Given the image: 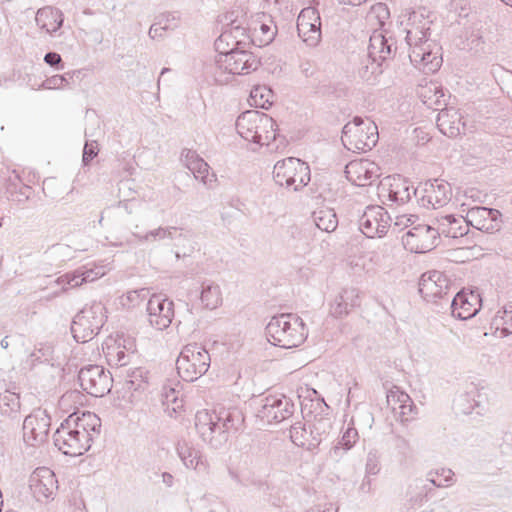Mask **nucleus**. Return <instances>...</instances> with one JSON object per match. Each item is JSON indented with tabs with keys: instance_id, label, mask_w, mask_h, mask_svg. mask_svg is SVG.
<instances>
[{
	"instance_id": "1",
	"label": "nucleus",
	"mask_w": 512,
	"mask_h": 512,
	"mask_svg": "<svg viewBox=\"0 0 512 512\" xmlns=\"http://www.w3.org/2000/svg\"><path fill=\"white\" fill-rule=\"evenodd\" d=\"M100 418L93 412L70 414L53 435L55 446L65 455L80 456L91 446L93 436L99 434Z\"/></svg>"
},
{
	"instance_id": "2",
	"label": "nucleus",
	"mask_w": 512,
	"mask_h": 512,
	"mask_svg": "<svg viewBox=\"0 0 512 512\" xmlns=\"http://www.w3.org/2000/svg\"><path fill=\"white\" fill-rule=\"evenodd\" d=\"M431 21L423 13L413 11L409 14L406 28V42L410 48L411 63L425 73L436 72L442 64L439 45L428 38Z\"/></svg>"
},
{
	"instance_id": "3",
	"label": "nucleus",
	"mask_w": 512,
	"mask_h": 512,
	"mask_svg": "<svg viewBox=\"0 0 512 512\" xmlns=\"http://www.w3.org/2000/svg\"><path fill=\"white\" fill-rule=\"evenodd\" d=\"M242 421V414L236 408L201 410L195 415V429L205 443L219 449L227 442L229 431L236 430Z\"/></svg>"
},
{
	"instance_id": "4",
	"label": "nucleus",
	"mask_w": 512,
	"mask_h": 512,
	"mask_svg": "<svg viewBox=\"0 0 512 512\" xmlns=\"http://www.w3.org/2000/svg\"><path fill=\"white\" fill-rule=\"evenodd\" d=\"M307 333L303 320L292 313L273 316L266 326L268 341L285 349L299 346L306 339Z\"/></svg>"
},
{
	"instance_id": "5",
	"label": "nucleus",
	"mask_w": 512,
	"mask_h": 512,
	"mask_svg": "<svg viewBox=\"0 0 512 512\" xmlns=\"http://www.w3.org/2000/svg\"><path fill=\"white\" fill-rule=\"evenodd\" d=\"M236 131L244 140L259 146L269 145L276 139L274 120L257 110L241 113L235 123Z\"/></svg>"
},
{
	"instance_id": "6",
	"label": "nucleus",
	"mask_w": 512,
	"mask_h": 512,
	"mask_svg": "<svg viewBox=\"0 0 512 512\" xmlns=\"http://www.w3.org/2000/svg\"><path fill=\"white\" fill-rule=\"evenodd\" d=\"M378 138L377 125L368 118L356 116L343 127L341 141L348 150L366 152L377 144Z\"/></svg>"
},
{
	"instance_id": "7",
	"label": "nucleus",
	"mask_w": 512,
	"mask_h": 512,
	"mask_svg": "<svg viewBox=\"0 0 512 512\" xmlns=\"http://www.w3.org/2000/svg\"><path fill=\"white\" fill-rule=\"evenodd\" d=\"M106 320V309L101 302L86 305L73 319L71 332L77 342L85 343L92 340L103 327Z\"/></svg>"
},
{
	"instance_id": "8",
	"label": "nucleus",
	"mask_w": 512,
	"mask_h": 512,
	"mask_svg": "<svg viewBox=\"0 0 512 512\" xmlns=\"http://www.w3.org/2000/svg\"><path fill=\"white\" fill-rule=\"evenodd\" d=\"M210 364L208 351L197 343L185 345L176 360L177 372L187 382L199 379L208 371Z\"/></svg>"
},
{
	"instance_id": "9",
	"label": "nucleus",
	"mask_w": 512,
	"mask_h": 512,
	"mask_svg": "<svg viewBox=\"0 0 512 512\" xmlns=\"http://www.w3.org/2000/svg\"><path fill=\"white\" fill-rule=\"evenodd\" d=\"M273 179L279 186L298 191L310 182V168L299 158L288 157L276 162Z\"/></svg>"
},
{
	"instance_id": "10",
	"label": "nucleus",
	"mask_w": 512,
	"mask_h": 512,
	"mask_svg": "<svg viewBox=\"0 0 512 512\" xmlns=\"http://www.w3.org/2000/svg\"><path fill=\"white\" fill-rule=\"evenodd\" d=\"M216 57V65L219 69L232 75H245L257 70L259 60L242 47H232L226 50L220 48Z\"/></svg>"
},
{
	"instance_id": "11",
	"label": "nucleus",
	"mask_w": 512,
	"mask_h": 512,
	"mask_svg": "<svg viewBox=\"0 0 512 512\" xmlns=\"http://www.w3.org/2000/svg\"><path fill=\"white\" fill-rule=\"evenodd\" d=\"M256 416L266 424L280 423L292 416L294 404L284 395H268L258 399Z\"/></svg>"
},
{
	"instance_id": "12",
	"label": "nucleus",
	"mask_w": 512,
	"mask_h": 512,
	"mask_svg": "<svg viewBox=\"0 0 512 512\" xmlns=\"http://www.w3.org/2000/svg\"><path fill=\"white\" fill-rule=\"evenodd\" d=\"M132 237L141 244H155L162 240L168 239L174 242L175 247L179 248L180 246H183V248H186L184 242H190L192 232L190 230L175 226H160L148 231L145 234L132 232ZM193 250L194 246L189 243L187 250L183 251V256L190 254Z\"/></svg>"
},
{
	"instance_id": "13",
	"label": "nucleus",
	"mask_w": 512,
	"mask_h": 512,
	"mask_svg": "<svg viewBox=\"0 0 512 512\" xmlns=\"http://www.w3.org/2000/svg\"><path fill=\"white\" fill-rule=\"evenodd\" d=\"M78 381L81 388L89 395L103 397L110 392L113 378L103 366L87 365L80 369Z\"/></svg>"
},
{
	"instance_id": "14",
	"label": "nucleus",
	"mask_w": 512,
	"mask_h": 512,
	"mask_svg": "<svg viewBox=\"0 0 512 512\" xmlns=\"http://www.w3.org/2000/svg\"><path fill=\"white\" fill-rule=\"evenodd\" d=\"M439 232L435 224H417L409 229L403 236L404 247L413 253H425L437 246Z\"/></svg>"
},
{
	"instance_id": "15",
	"label": "nucleus",
	"mask_w": 512,
	"mask_h": 512,
	"mask_svg": "<svg viewBox=\"0 0 512 512\" xmlns=\"http://www.w3.org/2000/svg\"><path fill=\"white\" fill-rule=\"evenodd\" d=\"M391 217L381 206H368L359 219V228L368 238L383 237L391 226Z\"/></svg>"
},
{
	"instance_id": "16",
	"label": "nucleus",
	"mask_w": 512,
	"mask_h": 512,
	"mask_svg": "<svg viewBox=\"0 0 512 512\" xmlns=\"http://www.w3.org/2000/svg\"><path fill=\"white\" fill-rule=\"evenodd\" d=\"M418 192L419 189L400 176L386 177L379 186V196L397 205L407 203Z\"/></svg>"
},
{
	"instance_id": "17",
	"label": "nucleus",
	"mask_w": 512,
	"mask_h": 512,
	"mask_svg": "<svg viewBox=\"0 0 512 512\" xmlns=\"http://www.w3.org/2000/svg\"><path fill=\"white\" fill-rule=\"evenodd\" d=\"M297 31L308 46L314 47L320 42L321 18L316 8L306 7L301 10L297 18Z\"/></svg>"
},
{
	"instance_id": "18",
	"label": "nucleus",
	"mask_w": 512,
	"mask_h": 512,
	"mask_svg": "<svg viewBox=\"0 0 512 512\" xmlns=\"http://www.w3.org/2000/svg\"><path fill=\"white\" fill-rule=\"evenodd\" d=\"M50 417L43 410H36L23 422V439L30 446L43 443L48 435Z\"/></svg>"
},
{
	"instance_id": "19",
	"label": "nucleus",
	"mask_w": 512,
	"mask_h": 512,
	"mask_svg": "<svg viewBox=\"0 0 512 512\" xmlns=\"http://www.w3.org/2000/svg\"><path fill=\"white\" fill-rule=\"evenodd\" d=\"M501 213L497 209L474 206L466 211V222L480 231L494 233L501 227Z\"/></svg>"
},
{
	"instance_id": "20",
	"label": "nucleus",
	"mask_w": 512,
	"mask_h": 512,
	"mask_svg": "<svg viewBox=\"0 0 512 512\" xmlns=\"http://www.w3.org/2000/svg\"><path fill=\"white\" fill-rule=\"evenodd\" d=\"M148 320L157 330L169 327L174 317L173 301L163 295H153L147 303Z\"/></svg>"
},
{
	"instance_id": "21",
	"label": "nucleus",
	"mask_w": 512,
	"mask_h": 512,
	"mask_svg": "<svg viewBox=\"0 0 512 512\" xmlns=\"http://www.w3.org/2000/svg\"><path fill=\"white\" fill-rule=\"evenodd\" d=\"M421 193V204L434 209L441 208L449 203L452 196L451 186L448 182L439 179L424 183Z\"/></svg>"
},
{
	"instance_id": "22",
	"label": "nucleus",
	"mask_w": 512,
	"mask_h": 512,
	"mask_svg": "<svg viewBox=\"0 0 512 512\" xmlns=\"http://www.w3.org/2000/svg\"><path fill=\"white\" fill-rule=\"evenodd\" d=\"M346 178L355 186L371 185L380 175L379 167L368 159L349 162L345 167Z\"/></svg>"
},
{
	"instance_id": "23",
	"label": "nucleus",
	"mask_w": 512,
	"mask_h": 512,
	"mask_svg": "<svg viewBox=\"0 0 512 512\" xmlns=\"http://www.w3.org/2000/svg\"><path fill=\"white\" fill-rule=\"evenodd\" d=\"M433 478V472H429L425 478L413 479L406 490L405 498L408 509H417L427 500L428 495L435 489L441 487Z\"/></svg>"
},
{
	"instance_id": "24",
	"label": "nucleus",
	"mask_w": 512,
	"mask_h": 512,
	"mask_svg": "<svg viewBox=\"0 0 512 512\" xmlns=\"http://www.w3.org/2000/svg\"><path fill=\"white\" fill-rule=\"evenodd\" d=\"M449 289V280L443 272L432 270L422 274L419 282V292L427 301L443 298Z\"/></svg>"
},
{
	"instance_id": "25",
	"label": "nucleus",
	"mask_w": 512,
	"mask_h": 512,
	"mask_svg": "<svg viewBox=\"0 0 512 512\" xmlns=\"http://www.w3.org/2000/svg\"><path fill=\"white\" fill-rule=\"evenodd\" d=\"M107 272L105 266H95L93 268L81 267L72 272L65 273L58 277L54 282L57 285L62 286V291H66L69 288H76L81 286L83 283L93 282L103 277Z\"/></svg>"
},
{
	"instance_id": "26",
	"label": "nucleus",
	"mask_w": 512,
	"mask_h": 512,
	"mask_svg": "<svg viewBox=\"0 0 512 512\" xmlns=\"http://www.w3.org/2000/svg\"><path fill=\"white\" fill-rule=\"evenodd\" d=\"M486 400L484 386L474 382L468 383L464 390L454 399V408L457 412L468 415Z\"/></svg>"
},
{
	"instance_id": "27",
	"label": "nucleus",
	"mask_w": 512,
	"mask_h": 512,
	"mask_svg": "<svg viewBox=\"0 0 512 512\" xmlns=\"http://www.w3.org/2000/svg\"><path fill=\"white\" fill-rule=\"evenodd\" d=\"M396 51L394 41L391 38H386L382 32L375 31L369 39L368 56L372 61V65L376 64L373 68V73L380 69L382 63L391 58ZM381 73V70H378Z\"/></svg>"
},
{
	"instance_id": "28",
	"label": "nucleus",
	"mask_w": 512,
	"mask_h": 512,
	"mask_svg": "<svg viewBox=\"0 0 512 512\" xmlns=\"http://www.w3.org/2000/svg\"><path fill=\"white\" fill-rule=\"evenodd\" d=\"M29 483L38 501L48 499L58 488L54 472L47 467L37 468L30 476Z\"/></svg>"
},
{
	"instance_id": "29",
	"label": "nucleus",
	"mask_w": 512,
	"mask_h": 512,
	"mask_svg": "<svg viewBox=\"0 0 512 512\" xmlns=\"http://www.w3.org/2000/svg\"><path fill=\"white\" fill-rule=\"evenodd\" d=\"M480 295L474 292H458L451 301L452 315L460 320L474 317L480 310Z\"/></svg>"
},
{
	"instance_id": "30",
	"label": "nucleus",
	"mask_w": 512,
	"mask_h": 512,
	"mask_svg": "<svg viewBox=\"0 0 512 512\" xmlns=\"http://www.w3.org/2000/svg\"><path fill=\"white\" fill-rule=\"evenodd\" d=\"M230 41L233 42L232 47H241L242 45L251 43L249 27L243 26V23L239 20H231L229 26L216 40V50L220 51V48L224 47V44L229 46Z\"/></svg>"
},
{
	"instance_id": "31",
	"label": "nucleus",
	"mask_w": 512,
	"mask_h": 512,
	"mask_svg": "<svg viewBox=\"0 0 512 512\" xmlns=\"http://www.w3.org/2000/svg\"><path fill=\"white\" fill-rule=\"evenodd\" d=\"M176 452L186 468L193 469L198 473L208 471V462L203 458L201 451L196 449L192 443L179 440L176 444Z\"/></svg>"
},
{
	"instance_id": "32",
	"label": "nucleus",
	"mask_w": 512,
	"mask_h": 512,
	"mask_svg": "<svg viewBox=\"0 0 512 512\" xmlns=\"http://www.w3.org/2000/svg\"><path fill=\"white\" fill-rule=\"evenodd\" d=\"M436 124L439 131L450 138L460 135L465 127L459 110L453 106H446L440 110Z\"/></svg>"
},
{
	"instance_id": "33",
	"label": "nucleus",
	"mask_w": 512,
	"mask_h": 512,
	"mask_svg": "<svg viewBox=\"0 0 512 512\" xmlns=\"http://www.w3.org/2000/svg\"><path fill=\"white\" fill-rule=\"evenodd\" d=\"M181 161L183 164L192 172L194 177L200 180L204 185L210 186V184L216 181L214 174H210V167L204 159H202L193 150H183L181 154Z\"/></svg>"
},
{
	"instance_id": "34",
	"label": "nucleus",
	"mask_w": 512,
	"mask_h": 512,
	"mask_svg": "<svg viewBox=\"0 0 512 512\" xmlns=\"http://www.w3.org/2000/svg\"><path fill=\"white\" fill-rule=\"evenodd\" d=\"M435 224L441 235L449 238H459L466 235L469 231L465 217H456L452 214L443 215L435 218Z\"/></svg>"
},
{
	"instance_id": "35",
	"label": "nucleus",
	"mask_w": 512,
	"mask_h": 512,
	"mask_svg": "<svg viewBox=\"0 0 512 512\" xmlns=\"http://www.w3.org/2000/svg\"><path fill=\"white\" fill-rule=\"evenodd\" d=\"M387 404L395 415L404 418L411 414L414 407L413 401L410 396L400 390L399 387L394 386L387 393Z\"/></svg>"
},
{
	"instance_id": "36",
	"label": "nucleus",
	"mask_w": 512,
	"mask_h": 512,
	"mask_svg": "<svg viewBox=\"0 0 512 512\" xmlns=\"http://www.w3.org/2000/svg\"><path fill=\"white\" fill-rule=\"evenodd\" d=\"M36 23L47 33H55L63 24L62 12L50 6L40 8L36 13Z\"/></svg>"
},
{
	"instance_id": "37",
	"label": "nucleus",
	"mask_w": 512,
	"mask_h": 512,
	"mask_svg": "<svg viewBox=\"0 0 512 512\" xmlns=\"http://www.w3.org/2000/svg\"><path fill=\"white\" fill-rule=\"evenodd\" d=\"M251 32V43L258 47L270 44L277 33L276 26L271 20L268 23L264 21H254L249 27Z\"/></svg>"
},
{
	"instance_id": "38",
	"label": "nucleus",
	"mask_w": 512,
	"mask_h": 512,
	"mask_svg": "<svg viewBox=\"0 0 512 512\" xmlns=\"http://www.w3.org/2000/svg\"><path fill=\"white\" fill-rule=\"evenodd\" d=\"M357 305H359L358 291L355 288H346L335 298L331 305V313L335 317H342Z\"/></svg>"
},
{
	"instance_id": "39",
	"label": "nucleus",
	"mask_w": 512,
	"mask_h": 512,
	"mask_svg": "<svg viewBox=\"0 0 512 512\" xmlns=\"http://www.w3.org/2000/svg\"><path fill=\"white\" fill-rule=\"evenodd\" d=\"M418 95L422 102L429 107L440 106L442 104L447 106L445 91L438 83L430 82L422 86L418 91Z\"/></svg>"
},
{
	"instance_id": "40",
	"label": "nucleus",
	"mask_w": 512,
	"mask_h": 512,
	"mask_svg": "<svg viewBox=\"0 0 512 512\" xmlns=\"http://www.w3.org/2000/svg\"><path fill=\"white\" fill-rule=\"evenodd\" d=\"M359 434L353 423L350 422L346 429L342 432V436L338 443L331 449V455L335 458H340L343 454L349 451L358 441Z\"/></svg>"
},
{
	"instance_id": "41",
	"label": "nucleus",
	"mask_w": 512,
	"mask_h": 512,
	"mask_svg": "<svg viewBox=\"0 0 512 512\" xmlns=\"http://www.w3.org/2000/svg\"><path fill=\"white\" fill-rule=\"evenodd\" d=\"M200 299L206 308H217L222 302V294L219 285L210 281L203 282Z\"/></svg>"
},
{
	"instance_id": "42",
	"label": "nucleus",
	"mask_w": 512,
	"mask_h": 512,
	"mask_svg": "<svg viewBox=\"0 0 512 512\" xmlns=\"http://www.w3.org/2000/svg\"><path fill=\"white\" fill-rule=\"evenodd\" d=\"M315 225L325 232H332L337 228L338 220L333 209L323 208L313 212Z\"/></svg>"
},
{
	"instance_id": "43",
	"label": "nucleus",
	"mask_w": 512,
	"mask_h": 512,
	"mask_svg": "<svg viewBox=\"0 0 512 512\" xmlns=\"http://www.w3.org/2000/svg\"><path fill=\"white\" fill-rule=\"evenodd\" d=\"M380 458H381V454L377 449L373 448L368 451L367 457H366V463H365L366 476L361 485L362 490H365L366 486L368 488L370 486V480H369L368 476L369 475H377L380 472V469H381Z\"/></svg>"
},
{
	"instance_id": "44",
	"label": "nucleus",
	"mask_w": 512,
	"mask_h": 512,
	"mask_svg": "<svg viewBox=\"0 0 512 512\" xmlns=\"http://www.w3.org/2000/svg\"><path fill=\"white\" fill-rule=\"evenodd\" d=\"M125 382L129 390L137 391L144 389L147 384V371L141 367L127 369Z\"/></svg>"
},
{
	"instance_id": "45",
	"label": "nucleus",
	"mask_w": 512,
	"mask_h": 512,
	"mask_svg": "<svg viewBox=\"0 0 512 512\" xmlns=\"http://www.w3.org/2000/svg\"><path fill=\"white\" fill-rule=\"evenodd\" d=\"M492 326L501 337L512 334V310H499L492 319Z\"/></svg>"
},
{
	"instance_id": "46",
	"label": "nucleus",
	"mask_w": 512,
	"mask_h": 512,
	"mask_svg": "<svg viewBox=\"0 0 512 512\" xmlns=\"http://www.w3.org/2000/svg\"><path fill=\"white\" fill-rule=\"evenodd\" d=\"M273 92L266 86L254 87L250 92V100L256 107L268 109L273 102Z\"/></svg>"
},
{
	"instance_id": "47",
	"label": "nucleus",
	"mask_w": 512,
	"mask_h": 512,
	"mask_svg": "<svg viewBox=\"0 0 512 512\" xmlns=\"http://www.w3.org/2000/svg\"><path fill=\"white\" fill-rule=\"evenodd\" d=\"M19 408L20 401L17 394L8 390L0 392V414L11 415L18 412Z\"/></svg>"
},
{
	"instance_id": "48",
	"label": "nucleus",
	"mask_w": 512,
	"mask_h": 512,
	"mask_svg": "<svg viewBox=\"0 0 512 512\" xmlns=\"http://www.w3.org/2000/svg\"><path fill=\"white\" fill-rule=\"evenodd\" d=\"M291 441L298 447H304L309 445L310 432L305 428V424L302 422H296L289 430Z\"/></svg>"
},
{
	"instance_id": "49",
	"label": "nucleus",
	"mask_w": 512,
	"mask_h": 512,
	"mask_svg": "<svg viewBox=\"0 0 512 512\" xmlns=\"http://www.w3.org/2000/svg\"><path fill=\"white\" fill-rule=\"evenodd\" d=\"M330 429L331 422L329 419L320 418L316 420L309 431L313 441L309 444V446H315L319 444L323 439V435H326Z\"/></svg>"
},
{
	"instance_id": "50",
	"label": "nucleus",
	"mask_w": 512,
	"mask_h": 512,
	"mask_svg": "<svg viewBox=\"0 0 512 512\" xmlns=\"http://www.w3.org/2000/svg\"><path fill=\"white\" fill-rule=\"evenodd\" d=\"M417 220L418 216L414 214L397 215L394 218L392 229L393 231H401L405 228L413 227Z\"/></svg>"
},
{
	"instance_id": "51",
	"label": "nucleus",
	"mask_w": 512,
	"mask_h": 512,
	"mask_svg": "<svg viewBox=\"0 0 512 512\" xmlns=\"http://www.w3.org/2000/svg\"><path fill=\"white\" fill-rule=\"evenodd\" d=\"M98 152L99 149L97 142L94 140H86L82 157L83 165L87 166L90 163V161L98 155Z\"/></svg>"
},
{
	"instance_id": "52",
	"label": "nucleus",
	"mask_w": 512,
	"mask_h": 512,
	"mask_svg": "<svg viewBox=\"0 0 512 512\" xmlns=\"http://www.w3.org/2000/svg\"><path fill=\"white\" fill-rule=\"evenodd\" d=\"M228 475L232 481L241 486L255 485L256 481L253 478L241 473L233 467H228Z\"/></svg>"
},
{
	"instance_id": "53",
	"label": "nucleus",
	"mask_w": 512,
	"mask_h": 512,
	"mask_svg": "<svg viewBox=\"0 0 512 512\" xmlns=\"http://www.w3.org/2000/svg\"><path fill=\"white\" fill-rule=\"evenodd\" d=\"M82 397L83 395L77 390L67 391L61 396L59 404L61 407H67L71 402L81 404Z\"/></svg>"
},
{
	"instance_id": "54",
	"label": "nucleus",
	"mask_w": 512,
	"mask_h": 512,
	"mask_svg": "<svg viewBox=\"0 0 512 512\" xmlns=\"http://www.w3.org/2000/svg\"><path fill=\"white\" fill-rule=\"evenodd\" d=\"M67 84L68 80L64 75H54L44 81L43 87L46 89H59Z\"/></svg>"
},
{
	"instance_id": "55",
	"label": "nucleus",
	"mask_w": 512,
	"mask_h": 512,
	"mask_svg": "<svg viewBox=\"0 0 512 512\" xmlns=\"http://www.w3.org/2000/svg\"><path fill=\"white\" fill-rule=\"evenodd\" d=\"M51 350L49 347H41L30 354L32 364L36 362H48L50 360Z\"/></svg>"
},
{
	"instance_id": "56",
	"label": "nucleus",
	"mask_w": 512,
	"mask_h": 512,
	"mask_svg": "<svg viewBox=\"0 0 512 512\" xmlns=\"http://www.w3.org/2000/svg\"><path fill=\"white\" fill-rule=\"evenodd\" d=\"M109 362L110 364H114L115 366L121 368L128 364V358L129 356L126 354V352L120 348H117L115 354H109Z\"/></svg>"
},
{
	"instance_id": "57",
	"label": "nucleus",
	"mask_w": 512,
	"mask_h": 512,
	"mask_svg": "<svg viewBox=\"0 0 512 512\" xmlns=\"http://www.w3.org/2000/svg\"><path fill=\"white\" fill-rule=\"evenodd\" d=\"M179 394L180 392L177 391L175 388L164 387L162 393L163 403L166 405L177 404Z\"/></svg>"
},
{
	"instance_id": "58",
	"label": "nucleus",
	"mask_w": 512,
	"mask_h": 512,
	"mask_svg": "<svg viewBox=\"0 0 512 512\" xmlns=\"http://www.w3.org/2000/svg\"><path fill=\"white\" fill-rule=\"evenodd\" d=\"M371 14L378 18L380 24H383L384 20L389 17V10L386 4L377 3L372 7Z\"/></svg>"
},
{
	"instance_id": "59",
	"label": "nucleus",
	"mask_w": 512,
	"mask_h": 512,
	"mask_svg": "<svg viewBox=\"0 0 512 512\" xmlns=\"http://www.w3.org/2000/svg\"><path fill=\"white\" fill-rule=\"evenodd\" d=\"M143 290L128 291L124 297H122V304L126 306H135L140 298Z\"/></svg>"
},
{
	"instance_id": "60",
	"label": "nucleus",
	"mask_w": 512,
	"mask_h": 512,
	"mask_svg": "<svg viewBox=\"0 0 512 512\" xmlns=\"http://www.w3.org/2000/svg\"><path fill=\"white\" fill-rule=\"evenodd\" d=\"M170 27V25H162V21H157L151 25L149 29V36L152 39L160 38L163 36V32Z\"/></svg>"
},
{
	"instance_id": "61",
	"label": "nucleus",
	"mask_w": 512,
	"mask_h": 512,
	"mask_svg": "<svg viewBox=\"0 0 512 512\" xmlns=\"http://www.w3.org/2000/svg\"><path fill=\"white\" fill-rule=\"evenodd\" d=\"M44 61L51 67H57L58 69H63V66L59 67L62 62L60 54L56 52H48L44 56Z\"/></svg>"
},
{
	"instance_id": "62",
	"label": "nucleus",
	"mask_w": 512,
	"mask_h": 512,
	"mask_svg": "<svg viewBox=\"0 0 512 512\" xmlns=\"http://www.w3.org/2000/svg\"><path fill=\"white\" fill-rule=\"evenodd\" d=\"M436 475L442 476L444 478L445 483H449L452 481L454 472L451 469L442 468L435 472Z\"/></svg>"
},
{
	"instance_id": "63",
	"label": "nucleus",
	"mask_w": 512,
	"mask_h": 512,
	"mask_svg": "<svg viewBox=\"0 0 512 512\" xmlns=\"http://www.w3.org/2000/svg\"><path fill=\"white\" fill-rule=\"evenodd\" d=\"M396 447L401 452H405V451L410 450V443H409V441L406 438L399 436L396 439Z\"/></svg>"
},
{
	"instance_id": "64",
	"label": "nucleus",
	"mask_w": 512,
	"mask_h": 512,
	"mask_svg": "<svg viewBox=\"0 0 512 512\" xmlns=\"http://www.w3.org/2000/svg\"><path fill=\"white\" fill-rule=\"evenodd\" d=\"M162 482L166 487H172L174 484V477L172 474L168 472H163L161 474Z\"/></svg>"
}]
</instances>
